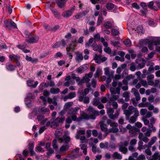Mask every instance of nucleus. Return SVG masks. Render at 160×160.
<instances>
[{"label":"nucleus","instance_id":"1","mask_svg":"<svg viewBox=\"0 0 160 160\" xmlns=\"http://www.w3.org/2000/svg\"><path fill=\"white\" fill-rule=\"evenodd\" d=\"M87 110L88 112V114L84 113L81 115L82 118L84 119H94L96 118V116H98L99 115V112L95 110L92 106H89Z\"/></svg>","mask_w":160,"mask_h":160},{"label":"nucleus","instance_id":"2","mask_svg":"<svg viewBox=\"0 0 160 160\" xmlns=\"http://www.w3.org/2000/svg\"><path fill=\"white\" fill-rule=\"evenodd\" d=\"M134 112V116L136 117L139 115V111L137 108L134 107L132 106H130L128 108V109L124 110V113L125 115L126 119H129L130 116Z\"/></svg>","mask_w":160,"mask_h":160},{"label":"nucleus","instance_id":"3","mask_svg":"<svg viewBox=\"0 0 160 160\" xmlns=\"http://www.w3.org/2000/svg\"><path fill=\"white\" fill-rule=\"evenodd\" d=\"M114 108H108L107 109V113L108 117L111 119H115L117 118L119 115V110H117L114 114L113 113L114 112Z\"/></svg>","mask_w":160,"mask_h":160},{"label":"nucleus","instance_id":"4","mask_svg":"<svg viewBox=\"0 0 160 160\" xmlns=\"http://www.w3.org/2000/svg\"><path fill=\"white\" fill-rule=\"evenodd\" d=\"M74 9V8L73 7L71 8L70 9L65 11L62 13V16L64 18H69L71 16Z\"/></svg>","mask_w":160,"mask_h":160},{"label":"nucleus","instance_id":"5","mask_svg":"<svg viewBox=\"0 0 160 160\" xmlns=\"http://www.w3.org/2000/svg\"><path fill=\"white\" fill-rule=\"evenodd\" d=\"M68 0H55L57 6L60 8H64L65 4Z\"/></svg>","mask_w":160,"mask_h":160},{"label":"nucleus","instance_id":"6","mask_svg":"<svg viewBox=\"0 0 160 160\" xmlns=\"http://www.w3.org/2000/svg\"><path fill=\"white\" fill-rule=\"evenodd\" d=\"M39 40V37L37 35H35L33 37L31 36L29 39L25 40V41L28 43H33L37 42Z\"/></svg>","mask_w":160,"mask_h":160},{"label":"nucleus","instance_id":"7","mask_svg":"<svg viewBox=\"0 0 160 160\" xmlns=\"http://www.w3.org/2000/svg\"><path fill=\"white\" fill-rule=\"evenodd\" d=\"M136 62L138 64L137 66L138 69H141L145 67V61L144 59L141 58L140 60H137Z\"/></svg>","mask_w":160,"mask_h":160},{"label":"nucleus","instance_id":"8","mask_svg":"<svg viewBox=\"0 0 160 160\" xmlns=\"http://www.w3.org/2000/svg\"><path fill=\"white\" fill-rule=\"evenodd\" d=\"M90 89L89 88H85L83 91L80 94L78 97V100L80 102H82L83 100L84 97L89 92Z\"/></svg>","mask_w":160,"mask_h":160},{"label":"nucleus","instance_id":"9","mask_svg":"<svg viewBox=\"0 0 160 160\" xmlns=\"http://www.w3.org/2000/svg\"><path fill=\"white\" fill-rule=\"evenodd\" d=\"M16 66L12 64L8 63L6 64V70L8 71L12 72L14 71L16 68Z\"/></svg>","mask_w":160,"mask_h":160},{"label":"nucleus","instance_id":"10","mask_svg":"<svg viewBox=\"0 0 160 160\" xmlns=\"http://www.w3.org/2000/svg\"><path fill=\"white\" fill-rule=\"evenodd\" d=\"M76 96V93L75 92L69 93L68 95L65 96L64 98V101H66L68 99H71Z\"/></svg>","mask_w":160,"mask_h":160},{"label":"nucleus","instance_id":"11","mask_svg":"<svg viewBox=\"0 0 160 160\" xmlns=\"http://www.w3.org/2000/svg\"><path fill=\"white\" fill-rule=\"evenodd\" d=\"M103 26L106 29L116 27V26H114V23L113 22L111 23L109 21L105 22L104 23Z\"/></svg>","mask_w":160,"mask_h":160},{"label":"nucleus","instance_id":"12","mask_svg":"<svg viewBox=\"0 0 160 160\" xmlns=\"http://www.w3.org/2000/svg\"><path fill=\"white\" fill-rule=\"evenodd\" d=\"M50 9L55 18L58 19L60 18L61 17L60 13L57 9L52 8H50Z\"/></svg>","mask_w":160,"mask_h":160},{"label":"nucleus","instance_id":"13","mask_svg":"<svg viewBox=\"0 0 160 160\" xmlns=\"http://www.w3.org/2000/svg\"><path fill=\"white\" fill-rule=\"evenodd\" d=\"M80 109V108L78 107H76L74 108H72L70 109L68 112V114L71 115H77V114L78 111Z\"/></svg>","mask_w":160,"mask_h":160},{"label":"nucleus","instance_id":"14","mask_svg":"<svg viewBox=\"0 0 160 160\" xmlns=\"http://www.w3.org/2000/svg\"><path fill=\"white\" fill-rule=\"evenodd\" d=\"M76 56L75 58V60L77 62H81L83 59V57L82 55V53L77 52L76 53Z\"/></svg>","mask_w":160,"mask_h":160},{"label":"nucleus","instance_id":"15","mask_svg":"<svg viewBox=\"0 0 160 160\" xmlns=\"http://www.w3.org/2000/svg\"><path fill=\"white\" fill-rule=\"evenodd\" d=\"M112 158L114 159L121 160L122 158V156L118 152H115L112 154Z\"/></svg>","mask_w":160,"mask_h":160},{"label":"nucleus","instance_id":"16","mask_svg":"<svg viewBox=\"0 0 160 160\" xmlns=\"http://www.w3.org/2000/svg\"><path fill=\"white\" fill-rule=\"evenodd\" d=\"M99 125L101 131L103 132H106L108 131L106 124H104L103 122H100Z\"/></svg>","mask_w":160,"mask_h":160},{"label":"nucleus","instance_id":"17","mask_svg":"<svg viewBox=\"0 0 160 160\" xmlns=\"http://www.w3.org/2000/svg\"><path fill=\"white\" fill-rule=\"evenodd\" d=\"M120 88L119 87H117L116 89L111 88L110 89V91L111 94H119L120 93Z\"/></svg>","mask_w":160,"mask_h":160},{"label":"nucleus","instance_id":"18","mask_svg":"<svg viewBox=\"0 0 160 160\" xmlns=\"http://www.w3.org/2000/svg\"><path fill=\"white\" fill-rule=\"evenodd\" d=\"M71 77L73 79L75 80L77 82H78V85L82 84L83 82L82 80H80V78L79 77L76 76V74H72L71 75Z\"/></svg>","mask_w":160,"mask_h":160},{"label":"nucleus","instance_id":"19","mask_svg":"<svg viewBox=\"0 0 160 160\" xmlns=\"http://www.w3.org/2000/svg\"><path fill=\"white\" fill-rule=\"evenodd\" d=\"M77 44L76 41H72V43L69 45L68 48H70V50L72 52L75 50V48L77 46Z\"/></svg>","mask_w":160,"mask_h":160},{"label":"nucleus","instance_id":"20","mask_svg":"<svg viewBox=\"0 0 160 160\" xmlns=\"http://www.w3.org/2000/svg\"><path fill=\"white\" fill-rule=\"evenodd\" d=\"M50 92L53 94H57L60 92V89L58 88H52L50 89Z\"/></svg>","mask_w":160,"mask_h":160},{"label":"nucleus","instance_id":"21","mask_svg":"<svg viewBox=\"0 0 160 160\" xmlns=\"http://www.w3.org/2000/svg\"><path fill=\"white\" fill-rule=\"evenodd\" d=\"M111 34L113 36H116L120 34L119 29L118 28H113L111 29Z\"/></svg>","mask_w":160,"mask_h":160},{"label":"nucleus","instance_id":"22","mask_svg":"<svg viewBox=\"0 0 160 160\" xmlns=\"http://www.w3.org/2000/svg\"><path fill=\"white\" fill-rule=\"evenodd\" d=\"M157 139V138L156 136H154L152 137L150 141L148 143V145H146L147 147H151V145L153 144L156 141Z\"/></svg>","mask_w":160,"mask_h":160},{"label":"nucleus","instance_id":"23","mask_svg":"<svg viewBox=\"0 0 160 160\" xmlns=\"http://www.w3.org/2000/svg\"><path fill=\"white\" fill-rule=\"evenodd\" d=\"M108 103L109 105H112L113 107V108H114V109H117L118 107L117 102L115 101L110 100L108 102Z\"/></svg>","mask_w":160,"mask_h":160},{"label":"nucleus","instance_id":"24","mask_svg":"<svg viewBox=\"0 0 160 160\" xmlns=\"http://www.w3.org/2000/svg\"><path fill=\"white\" fill-rule=\"evenodd\" d=\"M9 58L11 61L13 59L15 61L18 60H19L20 59V57L19 56H18L17 55L14 54L10 55Z\"/></svg>","mask_w":160,"mask_h":160},{"label":"nucleus","instance_id":"25","mask_svg":"<svg viewBox=\"0 0 160 160\" xmlns=\"http://www.w3.org/2000/svg\"><path fill=\"white\" fill-rule=\"evenodd\" d=\"M69 146L68 145L62 146L60 148V151L61 152H65L69 148Z\"/></svg>","mask_w":160,"mask_h":160},{"label":"nucleus","instance_id":"26","mask_svg":"<svg viewBox=\"0 0 160 160\" xmlns=\"http://www.w3.org/2000/svg\"><path fill=\"white\" fill-rule=\"evenodd\" d=\"M140 99V96L136 97L135 98H132L131 99V101L133 104L134 106H136L137 104V102H136L138 101Z\"/></svg>","mask_w":160,"mask_h":160},{"label":"nucleus","instance_id":"27","mask_svg":"<svg viewBox=\"0 0 160 160\" xmlns=\"http://www.w3.org/2000/svg\"><path fill=\"white\" fill-rule=\"evenodd\" d=\"M65 118L64 117L59 118L58 117L55 119V122L57 123L59 125L60 123H62L64 121Z\"/></svg>","mask_w":160,"mask_h":160},{"label":"nucleus","instance_id":"28","mask_svg":"<svg viewBox=\"0 0 160 160\" xmlns=\"http://www.w3.org/2000/svg\"><path fill=\"white\" fill-rule=\"evenodd\" d=\"M129 93L127 92H125L123 94V97L125 98V100L126 102L128 101L130 99Z\"/></svg>","mask_w":160,"mask_h":160},{"label":"nucleus","instance_id":"29","mask_svg":"<svg viewBox=\"0 0 160 160\" xmlns=\"http://www.w3.org/2000/svg\"><path fill=\"white\" fill-rule=\"evenodd\" d=\"M59 139L61 141H64L66 143H67L70 141V138L69 136H63V138H60Z\"/></svg>","mask_w":160,"mask_h":160},{"label":"nucleus","instance_id":"30","mask_svg":"<svg viewBox=\"0 0 160 160\" xmlns=\"http://www.w3.org/2000/svg\"><path fill=\"white\" fill-rule=\"evenodd\" d=\"M70 48H67L66 51H67V55H68V57L70 59H71L73 57L72 54V52H70L71 51Z\"/></svg>","mask_w":160,"mask_h":160},{"label":"nucleus","instance_id":"31","mask_svg":"<svg viewBox=\"0 0 160 160\" xmlns=\"http://www.w3.org/2000/svg\"><path fill=\"white\" fill-rule=\"evenodd\" d=\"M102 74V71L100 69H98L96 70V72L94 75V76L96 78H98L100 75Z\"/></svg>","mask_w":160,"mask_h":160},{"label":"nucleus","instance_id":"32","mask_svg":"<svg viewBox=\"0 0 160 160\" xmlns=\"http://www.w3.org/2000/svg\"><path fill=\"white\" fill-rule=\"evenodd\" d=\"M119 151L122 152L123 154H126L128 151V149L126 147L120 146L119 148Z\"/></svg>","mask_w":160,"mask_h":160},{"label":"nucleus","instance_id":"33","mask_svg":"<svg viewBox=\"0 0 160 160\" xmlns=\"http://www.w3.org/2000/svg\"><path fill=\"white\" fill-rule=\"evenodd\" d=\"M144 106L148 107V109L150 110H152L154 109V107L152 104L149 102H146L145 103Z\"/></svg>","mask_w":160,"mask_h":160},{"label":"nucleus","instance_id":"34","mask_svg":"<svg viewBox=\"0 0 160 160\" xmlns=\"http://www.w3.org/2000/svg\"><path fill=\"white\" fill-rule=\"evenodd\" d=\"M100 103V99L99 98H94L92 102V104L94 105L97 106Z\"/></svg>","mask_w":160,"mask_h":160},{"label":"nucleus","instance_id":"35","mask_svg":"<svg viewBox=\"0 0 160 160\" xmlns=\"http://www.w3.org/2000/svg\"><path fill=\"white\" fill-rule=\"evenodd\" d=\"M106 7L108 10H111L114 8V5L112 3L108 2L107 3Z\"/></svg>","mask_w":160,"mask_h":160},{"label":"nucleus","instance_id":"36","mask_svg":"<svg viewBox=\"0 0 160 160\" xmlns=\"http://www.w3.org/2000/svg\"><path fill=\"white\" fill-rule=\"evenodd\" d=\"M104 74L108 77H110V72L109 67H107L104 68Z\"/></svg>","mask_w":160,"mask_h":160},{"label":"nucleus","instance_id":"37","mask_svg":"<svg viewBox=\"0 0 160 160\" xmlns=\"http://www.w3.org/2000/svg\"><path fill=\"white\" fill-rule=\"evenodd\" d=\"M49 111V110L48 108L44 107H42L40 109V112L42 114H44Z\"/></svg>","mask_w":160,"mask_h":160},{"label":"nucleus","instance_id":"38","mask_svg":"<svg viewBox=\"0 0 160 160\" xmlns=\"http://www.w3.org/2000/svg\"><path fill=\"white\" fill-rule=\"evenodd\" d=\"M103 20V18L102 16H99L98 18V20L97 22V25L99 26L101 24Z\"/></svg>","mask_w":160,"mask_h":160},{"label":"nucleus","instance_id":"39","mask_svg":"<svg viewBox=\"0 0 160 160\" xmlns=\"http://www.w3.org/2000/svg\"><path fill=\"white\" fill-rule=\"evenodd\" d=\"M107 123L108 125H110V126H118V124L117 123L111 122V120L110 119H108Z\"/></svg>","mask_w":160,"mask_h":160},{"label":"nucleus","instance_id":"40","mask_svg":"<svg viewBox=\"0 0 160 160\" xmlns=\"http://www.w3.org/2000/svg\"><path fill=\"white\" fill-rule=\"evenodd\" d=\"M5 25L6 28L9 29H11V20H8L5 22Z\"/></svg>","mask_w":160,"mask_h":160},{"label":"nucleus","instance_id":"41","mask_svg":"<svg viewBox=\"0 0 160 160\" xmlns=\"http://www.w3.org/2000/svg\"><path fill=\"white\" fill-rule=\"evenodd\" d=\"M123 42L127 47H130L131 46V42L129 39H126L125 41H123Z\"/></svg>","mask_w":160,"mask_h":160},{"label":"nucleus","instance_id":"42","mask_svg":"<svg viewBox=\"0 0 160 160\" xmlns=\"http://www.w3.org/2000/svg\"><path fill=\"white\" fill-rule=\"evenodd\" d=\"M112 128H111L110 130L111 132H112L113 133H116L118 131V129L117 128L118 126H112Z\"/></svg>","mask_w":160,"mask_h":160},{"label":"nucleus","instance_id":"43","mask_svg":"<svg viewBox=\"0 0 160 160\" xmlns=\"http://www.w3.org/2000/svg\"><path fill=\"white\" fill-rule=\"evenodd\" d=\"M75 17L76 19H78L80 18H83L84 17L81 12H79L75 16Z\"/></svg>","mask_w":160,"mask_h":160},{"label":"nucleus","instance_id":"44","mask_svg":"<svg viewBox=\"0 0 160 160\" xmlns=\"http://www.w3.org/2000/svg\"><path fill=\"white\" fill-rule=\"evenodd\" d=\"M137 117L135 116L131 117L129 120V122L131 123H134L136 121Z\"/></svg>","mask_w":160,"mask_h":160},{"label":"nucleus","instance_id":"45","mask_svg":"<svg viewBox=\"0 0 160 160\" xmlns=\"http://www.w3.org/2000/svg\"><path fill=\"white\" fill-rule=\"evenodd\" d=\"M58 126V124L56 122H55V120H54L53 121H52L51 122V128H55Z\"/></svg>","mask_w":160,"mask_h":160},{"label":"nucleus","instance_id":"46","mask_svg":"<svg viewBox=\"0 0 160 160\" xmlns=\"http://www.w3.org/2000/svg\"><path fill=\"white\" fill-rule=\"evenodd\" d=\"M93 50L94 51H98L100 53H101L102 52V47L101 46H98L95 48H94L93 49Z\"/></svg>","mask_w":160,"mask_h":160},{"label":"nucleus","instance_id":"47","mask_svg":"<svg viewBox=\"0 0 160 160\" xmlns=\"http://www.w3.org/2000/svg\"><path fill=\"white\" fill-rule=\"evenodd\" d=\"M57 143V140L56 139H54L52 141V146L54 149H56L58 148V146L56 144Z\"/></svg>","mask_w":160,"mask_h":160},{"label":"nucleus","instance_id":"48","mask_svg":"<svg viewBox=\"0 0 160 160\" xmlns=\"http://www.w3.org/2000/svg\"><path fill=\"white\" fill-rule=\"evenodd\" d=\"M93 39L92 38H90L88 40V42L87 43L85 44L86 47L88 48H89L90 46V44L92 43L93 42Z\"/></svg>","mask_w":160,"mask_h":160},{"label":"nucleus","instance_id":"49","mask_svg":"<svg viewBox=\"0 0 160 160\" xmlns=\"http://www.w3.org/2000/svg\"><path fill=\"white\" fill-rule=\"evenodd\" d=\"M119 97L118 95H115L114 94H112V96L110 100L115 101V100H117L118 98Z\"/></svg>","mask_w":160,"mask_h":160},{"label":"nucleus","instance_id":"50","mask_svg":"<svg viewBox=\"0 0 160 160\" xmlns=\"http://www.w3.org/2000/svg\"><path fill=\"white\" fill-rule=\"evenodd\" d=\"M147 110L146 109H141L140 111V113L142 115H144L147 113Z\"/></svg>","mask_w":160,"mask_h":160},{"label":"nucleus","instance_id":"51","mask_svg":"<svg viewBox=\"0 0 160 160\" xmlns=\"http://www.w3.org/2000/svg\"><path fill=\"white\" fill-rule=\"evenodd\" d=\"M47 150L48 151V152H47L46 154L48 156H49L51 154L54 153V151L51 148L48 149Z\"/></svg>","mask_w":160,"mask_h":160},{"label":"nucleus","instance_id":"52","mask_svg":"<svg viewBox=\"0 0 160 160\" xmlns=\"http://www.w3.org/2000/svg\"><path fill=\"white\" fill-rule=\"evenodd\" d=\"M144 10H140V12L141 14L143 16L145 15L148 11V9L147 8H144Z\"/></svg>","mask_w":160,"mask_h":160},{"label":"nucleus","instance_id":"53","mask_svg":"<svg viewBox=\"0 0 160 160\" xmlns=\"http://www.w3.org/2000/svg\"><path fill=\"white\" fill-rule=\"evenodd\" d=\"M134 147V146L130 145L128 148L129 150L131 151L132 152H135L136 149Z\"/></svg>","mask_w":160,"mask_h":160},{"label":"nucleus","instance_id":"54","mask_svg":"<svg viewBox=\"0 0 160 160\" xmlns=\"http://www.w3.org/2000/svg\"><path fill=\"white\" fill-rule=\"evenodd\" d=\"M82 101H83L85 103H88L89 102V98L88 97L84 96Z\"/></svg>","mask_w":160,"mask_h":160},{"label":"nucleus","instance_id":"55","mask_svg":"<svg viewBox=\"0 0 160 160\" xmlns=\"http://www.w3.org/2000/svg\"><path fill=\"white\" fill-rule=\"evenodd\" d=\"M94 37L95 40L96 41H98L100 39V35L98 33L95 35Z\"/></svg>","mask_w":160,"mask_h":160},{"label":"nucleus","instance_id":"56","mask_svg":"<svg viewBox=\"0 0 160 160\" xmlns=\"http://www.w3.org/2000/svg\"><path fill=\"white\" fill-rule=\"evenodd\" d=\"M46 85V82H44L42 83L39 86V90H40L41 91H39V92H41L42 91V90L44 88V86Z\"/></svg>","mask_w":160,"mask_h":160},{"label":"nucleus","instance_id":"57","mask_svg":"<svg viewBox=\"0 0 160 160\" xmlns=\"http://www.w3.org/2000/svg\"><path fill=\"white\" fill-rule=\"evenodd\" d=\"M33 81L29 80L27 81V84L28 86L33 88Z\"/></svg>","mask_w":160,"mask_h":160},{"label":"nucleus","instance_id":"58","mask_svg":"<svg viewBox=\"0 0 160 160\" xmlns=\"http://www.w3.org/2000/svg\"><path fill=\"white\" fill-rule=\"evenodd\" d=\"M140 83L144 87H145V88L147 87L148 85H147V82L146 81L141 80L140 81Z\"/></svg>","mask_w":160,"mask_h":160},{"label":"nucleus","instance_id":"59","mask_svg":"<svg viewBox=\"0 0 160 160\" xmlns=\"http://www.w3.org/2000/svg\"><path fill=\"white\" fill-rule=\"evenodd\" d=\"M128 75V71L127 70H125L122 73V78H124L126 77Z\"/></svg>","mask_w":160,"mask_h":160},{"label":"nucleus","instance_id":"60","mask_svg":"<svg viewBox=\"0 0 160 160\" xmlns=\"http://www.w3.org/2000/svg\"><path fill=\"white\" fill-rule=\"evenodd\" d=\"M137 142V140L136 139H133L130 142V145L134 146L135 145Z\"/></svg>","mask_w":160,"mask_h":160},{"label":"nucleus","instance_id":"61","mask_svg":"<svg viewBox=\"0 0 160 160\" xmlns=\"http://www.w3.org/2000/svg\"><path fill=\"white\" fill-rule=\"evenodd\" d=\"M132 7L137 9H139L140 7L136 3H133L132 4Z\"/></svg>","mask_w":160,"mask_h":160},{"label":"nucleus","instance_id":"62","mask_svg":"<svg viewBox=\"0 0 160 160\" xmlns=\"http://www.w3.org/2000/svg\"><path fill=\"white\" fill-rule=\"evenodd\" d=\"M63 55L60 52H58L56 53L54 56V58H57L58 57L61 58L62 57Z\"/></svg>","mask_w":160,"mask_h":160},{"label":"nucleus","instance_id":"63","mask_svg":"<svg viewBox=\"0 0 160 160\" xmlns=\"http://www.w3.org/2000/svg\"><path fill=\"white\" fill-rule=\"evenodd\" d=\"M145 159V156L142 154L140 155L137 158V160H144Z\"/></svg>","mask_w":160,"mask_h":160},{"label":"nucleus","instance_id":"64","mask_svg":"<svg viewBox=\"0 0 160 160\" xmlns=\"http://www.w3.org/2000/svg\"><path fill=\"white\" fill-rule=\"evenodd\" d=\"M44 118V116L42 115H38L37 116V119L38 121H42Z\"/></svg>","mask_w":160,"mask_h":160}]
</instances>
